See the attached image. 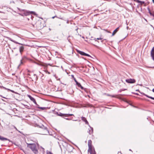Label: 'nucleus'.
I'll return each mask as SVG.
<instances>
[{"label":"nucleus","instance_id":"9","mask_svg":"<svg viewBox=\"0 0 154 154\" xmlns=\"http://www.w3.org/2000/svg\"><path fill=\"white\" fill-rule=\"evenodd\" d=\"M28 97L31 100H32L33 102H34L35 104H36V102L35 101V99L31 96L30 95H28Z\"/></svg>","mask_w":154,"mask_h":154},{"label":"nucleus","instance_id":"30","mask_svg":"<svg viewBox=\"0 0 154 154\" xmlns=\"http://www.w3.org/2000/svg\"><path fill=\"white\" fill-rule=\"evenodd\" d=\"M66 120H70L71 119H69V118H66Z\"/></svg>","mask_w":154,"mask_h":154},{"label":"nucleus","instance_id":"34","mask_svg":"<svg viewBox=\"0 0 154 154\" xmlns=\"http://www.w3.org/2000/svg\"><path fill=\"white\" fill-rule=\"evenodd\" d=\"M11 91L12 92H14V91H12V90H11Z\"/></svg>","mask_w":154,"mask_h":154},{"label":"nucleus","instance_id":"5","mask_svg":"<svg viewBox=\"0 0 154 154\" xmlns=\"http://www.w3.org/2000/svg\"><path fill=\"white\" fill-rule=\"evenodd\" d=\"M78 52L80 54L82 55L87 56L89 57H91V56L89 54H87L86 53H85L81 51H78Z\"/></svg>","mask_w":154,"mask_h":154},{"label":"nucleus","instance_id":"8","mask_svg":"<svg viewBox=\"0 0 154 154\" xmlns=\"http://www.w3.org/2000/svg\"><path fill=\"white\" fill-rule=\"evenodd\" d=\"M151 56L154 60V47L152 48L151 52Z\"/></svg>","mask_w":154,"mask_h":154},{"label":"nucleus","instance_id":"43","mask_svg":"<svg viewBox=\"0 0 154 154\" xmlns=\"http://www.w3.org/2000/svg\"><path fill=\"white\" fill-rule=\"evenodd\" d=\"M18 36V37H20H20L19 36Z\"/></svg>","mask_w":154,"mask_h":154},{"label":"nucleus","instance_id":"44","mask_svg":"<svg viewBox=\"0 0 154 154\" xmlns=\"http://www.w3.org/2000/svg\"><path fill=\"white\" fill-rule=\"evenodd\" d=\"M129 150H130V151H131V149H129Z\"/></svg>","mask_w":154,"mask_h":154},{"label":"nucleus","instance_id":"21","mask_svg":"<svg viewBox=\"0 0 154 154\" xmlns=\"http://www.w3.org/2000/svg\"><path fill=\"white\" fill-rule=\"evenodd\" d=\"M143 95H145V96H146V97H148L149 98H150V97H151L150 96H148V95H146L144 94H143Z\"/></svg>","mask_w":154,"mask_h":154},{"label":"nucleus","instance_id":"36","mask_svg":"<svg viewBox=\"0 0 154 154\" xmlns=\"http://www.w3.org/2000/svg\"><path fill=\"white\" fill-rule=\"evenodd\" d=\"M60 80V78H59L57 79V80Z\"/></svg>","mask_w":154,"mask_h":154},{"label":"nucleus","instance_id":"39","mask_svg":"<svg viewBox=\"0 0 154 154\" xmlns=\"http://www.w3.org/2000/svg\"><path fill=\"white\" fill-rule=\"evenodd\" d=\"M17 9L19 10H20V8H17Z\"/></svg>","mask_w":154,"mask_h":154},{"label":"nucleus","instance_id":"32","mask_svg":"<svg viewBox=\"0 0 154 154\" xmlns=\"http://www.w3.org/2000/svg\"><path fill=\"white\" fill-rule=\"evenodd\" d=\"M67 23H69V21H68H68H67Z\"/></svg>","mask_w":154,"mask_h":154},{"label":"nucleus","instance_id":"1","mask_svg":"<svg viewBox=\"0 0 154 154\" xmlns=\"http://www.w3.org/2000/svg\"><path fill=\"white\" fill-rule=\"evenodd\" d=\"M27 146L29 147L35 154L38 153V151L35 144L27 143Z\"/></svg>","mask_w":154,"mask_h":154},{"label":"nucleus","instance_id":"38","mask_svg":"<svg viewBox=\"0 0 154 154\" xmlns=\"http://www.w3.org/2000/svg\"><path fill=\"white\" fill-rule=\"evenodd\" d=\"M72 77H73V78H74V76L73 75H72Z\"/></svg>","mask_w":154,"mask_h":154},{"label":"nucleus","instance_id":"3","mask_svg":"<svg viewBox=\"0 0 154 154\" xmlns=\"http://www.w3.org/2000/svg\"><path fill=\"white\" fill-rule=\"evenodd\" d=\"M41 128H43V130L44 131V132L42 134H47L48 133V130L47 128L46 127H45L43 125H42Z\"/></svg>","mask_w":154,"mask_h":154},{"label":"nucleus","instance_id":"33","mask_svg":"<svg viewBox=\"0 0 154 154\" xmlns=\"http://www.w3.org/2000/svg\"><path fill=\"white\" fill-rule=\"evenodd\" d=\"M152 91L153 92H154V88L152 89Z\"/></svg>","mask_w":154,"mask_h":154},{"label":"nucleus","instance_id":"20","mask_svg":"<svg viewBox=\"0 0 154 154\" xmlns=\"http://www.w3.org/2000/svg\"><path fill=\"white\" fill-rule=\"evenodd\" d=\"M102 38H95L94 40L95 41H97V40H101Z\"/></svg>","mask_w":154,"mask_h":154},{"label":"nucleus","instance_id":"15","mask_svg":"<svg viewBox=\"0 0 154 154\" xmlns=\"http://www.w3.org/2000/svg\"><path fill=\"white\" fill-rule=\"evenodd\" d=\"M0 140L2 141H4L8 140V139L7 138H5L3 137H2L1 136H0Z\"/></svg>","mask_w":154,"mask_h":154},{"label":"nucleus","instance_id":"29","mask_svg":"<svg viewBox=\"0 0 154 154\" xmlns=\"http://www.w3.org/2000/svg\"><path fill=\"white\" fill-rule=\"evenodd\" d=\"M55 17H56V16H54V17H52V19H54Z\"/></svg>","mask_w":154,"mask_h":154},{"label":"nucleus","instance_id":"14","mask_svg":"<svg viewBox=\"0 0 154 154\" xmlns=\"http://www.w3.org/2000/svg\"><path fill=\"white\" fill-rule=\"evenodd\" d=\"M23 50L24 47L23 46H21L19 48V51L21 54H22V53L23 52Z\"/></svg>","mask_w":154,"mask_h":154},{"label":"nucleus","instance_id":"31","mask_svg":"<svg viewBox=\"0 0 154 154\" xmlns=\"http://www.w3.org/2000/svg\"><path fill=\"white\" fill-rule=\"evenodd\" d=\"M74 80L75 82V81H76V79L75 78H74Z\"/></svg>","mask_w":154,"mask_h":154},{"label":"nucleus","instance_id":"24","mask_svg":"<svg viewBox=\"0 0 154 154\" xmlns=\"http://www.w3.org/2000/svg\"><path fill=\"white\" fill-rule=\"evenodd\" d=\"M150 15L151 16H153V17H154V14H153L152 13H151V14H150Z\"/></svg>","mask_w":154,"mask_h":154},{"label":"nucleus","instance_id":"35","mask_svg":"<svg viewBox=\"0 0 154 154\" xmlns=\"http://www.w3.org/2000/svg\"><path fill=\"white\" fill-rule=\"evenodd\" d=\"M54 76H55V78H56V79H57V77H56V75H54Z\"/></svg>","mask_w":154,"mask_h":154},{"label":"nucleus","instance_id":"37","mask_svg":"<svg viewBox=\"0 0 154 154\" xmlns=\"http://www.w3.org/2000/svg\"><path fill=\"white\" fill-rule=\"evenodd\" d=\"M152 2L154 3V0H152Z\"/></svg>","mask_w":154,"mask_h":154},{"label":"nucleus","instance_id":"19","mask_svg":"<svg viewBox=\"0 0 154 154\" xmlns=\"http://www.w3.org/2000/svg\"><path fill=\"white\" fill-rule=\"evenodd\" d=\"M39 109L42 110H44L46 109V108L45 107H39Z\"/></svg>","mask_w":154,"mask_h":154},{"label":"nucleus","instance_id":"4","mask_svg":"<svg viewBox=\"0 0 154 154\" xmlns=\"http://www.w3.org/2000/svg\"><path fill=\"white\" fill-rule=\"evenodd\" d=\"M126 82L128 83H133L135 82V80L134 79H126Z\"/></svg>","mask_w":154,"mask_h":154},{"label":"nucleus","instance_id":"22","mask_svg":"<svg viewBox=\"0 0 154 154\" xmlns=\"http://www.w3.org/2000/svg\"><path fill=\"white\" fill-rule=\"evenodd\" d=\"M23 63V62H22V60H20V63L19 64V66L21 65V64H22Z\"/></svg>","mask_w":154,"mask_h":154},{"label":"nucleus","instance_id":"41","mask_svg":"<svg viewBox=\"0 0 154 154\" xmlns=\"http://www.w3.org/2000/svg\"><path fill=\"white\" fill-rule=\"evenodd\" d=\"M112 96V97H115V96H114V95H113V96Z\"/></svg>","mask_w":154,"mask_h":154},{"label":"nucleus","instance_id":"11","mask_svg":"<svg viewBox=\"0 0 154 154\" xmlns=\"http://www.w3.org/2000/svg\"><path fill=\"white\" fill-rule=\"evenodd\" d=\"M82 120L85 122V123L86 124H87L88 125H89V123L88 121H87L86 119L85 118L83 117H81Z\"/></svg>","mask_w":154,"mask_h":154},{"label":"nucleus","instance_id":"6","mask_svg":"<svg viewBox=\"0 0 154 154\" xmlns=\"http://www.w3.org/2000/svg\"><path fill=\"white\" fill-rule=\"evenodd\" d=\"M88 152L90 154H95V152L94 149H93L92 148L88 149Z\"/></svg>","mask_w":154,"mask_h":154},{"label":"nucleus","instance_id":"10","mask_svg":"<svg viewBox=\"0 0 154 154\" xmlns=\"http://www.w3.org/2000/svg\"><path fill=\"white\" fill-rule=\"evenodd\" d=\"M88 125L90 127V128L88 129V132L90 134H91L93 133V128L91 127L89 125Z\"/></svg>","mask_w":154,"mask_h":154},{"label":"nucleus","instance_id":"7","mask_svg":"<svg viewBox=\"0 0 154 154\" xmlns=\"http://www.w3.org/2000/svg\"><path fill=\"white\" fill-rule=\"evenodd\" d=\"M59 115L61 116H64V117H69L72 116H74V115L72 114H61L60 115Z\"/></svg>","mask_w":154,"mask_h":154},{"label":"nucleus","instance_id":"27","mask_svg":"<svg viewBox=\"0 0 154 154\" xmlns=\"http://www.w3.org/2000/svg\"><path fill=\"white\" fill-rule=\"evenodd\" d=\"M148 10H149V13L150 14L151 12V11L149 9H148Z\"/></svg>","mask_w":154,"mask_h":154},{"label":"nucleus","instance_id":"16","mask_svg":"<svg viewBox=\"0 0 154 154\" xmlns=\"http://www.w3.org/2000/svg\"><path fill=\"white\" fill-rule=\"evenodd\" d=\"M135 1L138 3H140L141 5L144 4L145 3L143 1H141L139 0H135Z\"/></svg>","mask_w":154,"mask_h":154},{"label":"nucleus","instance_id":"26","mask_svg":"<svg viewBox=\"0 0 154 154\" xmlns=\"http://www.w3.org/2000/svg\"><path fill=\"white\" fill-rule=\"evenodd\" d=\"M150 98L154 100V97H150Z\"/></svg>","mask_w":154,"mask_h":154},{"label":"nucleus","instance_id":"25","mask_svg":"<svg viewBox=\"0 0 154 154\" xmlns=\"http://www.w3.org/2000/svg\"><path fill=\"white\" fill-rule=\"evenodd\" d=\"M80 87L82 89H84L83 87L82 86V85H81Z\"/></svg>","mask_w":154,"mask_h":154},{"label":"nucleus","instance_id":"28","mask_svg":"<svg viewBox=\"0 0 154 154\" xmlns=\"http://www.w3.org/2000/svg\"><path fill=\"white\" fill-rule=\"evenodd\" d=\"M75 82L76 85L79 83V82L77 81H75Z\"/></svg>","mask_w":154,"mask_h":154},{"label":"nucleus","instance_id":"45","mask_svg":"<svg viewBox=\"0 0 154 154\" xmlns=\"http://www.w3.org/2000/svg\"><path fill=\"white\" fill-rule=\"evenodd\" d=\"M15 128L16 129H17V128H16V127H15Z\"/></svg>","mask_w":154,"mask_h":154},{"label":"nucleus","instance_id":"2","mask_svg":"<svg viewBox=\"0 0 154 154\" xmlns=\"http://www.w3.org/2000/svg\"><path fill=\"white\" fill-rule=\"evenodd\" d=\"M23 11H24V13L23 14H19L22 16H26L29 15L30 14H31L33 13V14L34 15L37 16V14H36L35 12L33 11H25L24 10H22Z\"/></svg>","mask_w":154,"mask_h":154},{"label":"nucleus","instance_id":"40","mask_svg":"<svg viewBox=\"0 0 154 154\" xmlns=\"http://www.w3.org/2000/svg\"><path fill=\"white\" fill-rule=\"evenodd\" d=\"M58 18H59V17H58ZM60 19H62V18H60Z\"/></svg>","mask_w":154,"mask_h":154},{"label":"nucleus","instance_id":"42","mask_svg":"<svg viewBox=\"0 0 154 154\" xmlns=\"http://www.w3.org/2000/svg\"><path fill=\"white\" fill-rule=\"evenodd\" d=\"M48 74H50V72H48Z\"/></svg>","mask_w":154,"mask_h":154},{"label":"nucleus","instance_id":"12","mask_svg":"<svg viewBox=\"0 0 154 154\" xmlns=\"http://www.w3.org/2000/svg\"><path fill=\"white\" fill-rule=\"evenodd\" d=\"M92 141L91 140H88V145L89 147V149L92 148Z\"/></svg>","mask_w":154,"mask_h":154},{"label":"nucleus","instance_id":"18","mask_svg":"<svg viewBox=\"0 0 154 154\" xmlns=\"http://www.w3.org/2000/svg\"><path fill=\"white\" fill-rule=\"evenodd\" d=\"M46 154H53L51 152L47 150L46 151Z\"/></svg>","mask_w":154,"mask_h":154},{"label":"nucleus","instance_id":"17","mask_svg":"<svg viewBox=\"0 0 154 154\" xmlns=\"http://www.w3.org/2000/svg\"><path fill=\"white\" fill-rule=\"evenodd\" d=\"M11 41H12V42H14V43H16V44H20V45H22V44L17 42L15 41H13L12 40H10Z\"/></svg>","mask_w":154,"mask_h":154},{"label":"nucleus","instance_id":"23","mask_svg":"<svg viewBox=\"0 0 154 154\" xmlns=\"http://www.w3.org/2000/svg\"><path fill=\"white\" fill-rule=\"evenodd\" d=\"M77 85L79 87H80V86L81 85V84L79 83L78 84H77Z\"/></svg>","mask_w":154,"mask_h":154},{"label":"nucleus","instance_id":"13","mask_svg":"<svg viewBox=\"0 0 154 154\" xmlns=\"http://www.w3.org/2000/svg\"><path fill=\"white\" fill-rule=\"evenodd\" d=\"M119 27H118L112 33V36L114 35L119 30Z\"/></svg>","mask_w":154,"mask_h":154}]
</instances>
